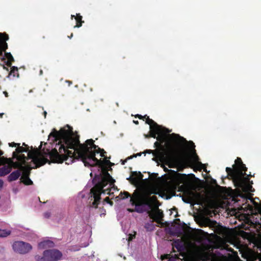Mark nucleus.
<instances>
[{"instance_id": "nucleus-50", "label": "nucleus", "mask_w": 261, "mask_h": 261, "mask_svg": "<svg viewBox=\"0 0 261 261\" xmlns=\"http://www.w3.org/2000/svg\"><path fill=\"white\" fill-rule=\"evenodd\" d=\"M213 182L214 184L216 183V180L215 179H213Z\"/></svg>"}, {"instance_id": "nucleus-55", "label": "nucleus", "mask_w": 261, "mask_h": 261, "mask_svg": "<svg viewBox=\"0 0 261 261\" xmlns=\"http://www.w3.org/2000/svg\"><path fill=\"white\" fill-rule=\"evenodd\" d=\"M126 161H125L123 162L122 164L123 165H124V163H125Z\"/></svg>"}, {"instance_id": "nucleus-6", "label": "nucleus", "mask_w": 261, "mask_h": 261, "mask_svg": "<svg viewBox=\"0 0 261 261\" xmlns=\"http://www.w3.org/2000/svg\"><path fill=\"white\" fill-rule=\"evenodd\" d=\"M247 170V168L246 167V165L243 164L241 159L239 157L235 160V164L233 165V169L230 167L226 168L227 176H230L231 179L236 178L237 174L246 175Z\"/></svg>"}, {"instance_id": "nucleus-38", "label": "nucleus", "mask_w": 261, "mask_h": 261, "mask_svg": "<svg viewBox=\"0 0 261 261\" xmlns=\"http://www.w3.org/2000/svg\"><path fill=\"white\" fill-rule=\"evenodd\" d=\"M136 117H138L140 119H144V117L141 115H139V114H137L136 116Z\"/></svg>"}, {"instance_id": "nucleus-54", "label": "nucleus", "mask_w": 261, "mask_h": 261, "mask_svg": "<svg viewBox=\"0 0 261 261\" xmlns=\"http://www.w3.org/2000/svg\"><path fill=\"white\" fill-rule=\"evenodd\" d=\"M5 93L6 96H7L8 93L6 92H5Z\"/></svg>"}, {"instance_id": "nucleus-56", "label": "nucleus", "mask_w": 261, "mask_h": 261, "mask_svg": "<svg viewBox=\"0 0 261 261\" xmlns=\"http://www.w3.org/2000/svg\"><path fill=\"white\" fill-rule=\"evenodd\" d=\"M255 223H258V224H259V221H255Z\"/></svg>"}, {"instance_id": "nucleus-28", "label": "nucleus", "mask_w": 261, "mask_h": 261, "mask_svg": "<svg viewBox=\"0 0 261 261\" xmlns=\"http://www.w3.org/2000/svg\"><path fill=\"white\" fill-rule=\"evenodd\" d=\"M247 206L252 215H257L258 213H259L261 215V208H258L257 210H255L254 212H253V208L252 205L248 204Z\"/></svg>"}, {"instance_id": "nucleus-60", "label": "nucleus", "mask_w": 261, "mask_h": 261, "mask_svg": "<svg viewBox=\"0 0 261 261\" xmlns=\"http://www.w3.org/2000/svg\"><path fill=\"white\" fill-rule=\"evenodd\" d=\"M4 68L6 69L7 70H8V68H6L5 66L4 67Z\"/></svg>"}, {"instance_id": "nucleus-2", "label": "nucleus", "mask_w": 261, "mask_h": 261, "mask_svg": "<svg viewBox=\"0 0 261 261\" xmlns=\"http://www.w3.org/2000/svg\"><path fill=\"white\" fill-rule=\"evenodd\" d=\"M28 152V158L24 154L18 155L16 152H13V156L16 158L19 161L21 162L22 164L24 165L25 164L26 160H28L29 159H32L33 162L35 165V167L34 168H37L45 165L47 163L49 164L50 163L47 158L41 154V152L38 149Z\"/></svg>"}, {"instance_id": "nucleus-62", "label": "nucleus", "mask_w": 261, "mask_h": 261, "mask_svg": "<svg viewBox=\"0 0 261 261\" xmlns=\"http://www.w3.org/2000/svg\"><path fill=\"white\" fill-rule=\"evenodd\" d=\"M191 143L194 145V143L193 142H191Z\"/></svg>"}, {"instance_id": "nucleus-44", "label": "nucleus", "mask_w": 261, "mask_h": 261, "mask_svg": "<svg viewBox=\"0 0 261 261\" xmlns=\"http://www.w3.org/2000/svg\"><path fill=\"white\" fill-rule=\"evenodd\" d=\"M248 183L251 184V185L252 186V185L253 184V181L249 180V181H248Z\"/></svg>"}, {"instance_id": "nucleus-58", "label": "nucleus", "mask_w": 261, "mask_h": 261, "mask_svg": "<svg viewBox=\"0 0 261 261\" xmlns=\"http://www.w3.org/2000/svg\"><path fill=\"white\" fill-rule=\"evenodd\" d=\"M42 38H43V39H45V37L44 36H43L42 37Z\"/></svg>"}, {"instance_id": "nucleus-16", "label": "nucleus", "mask_w": 261, "mask_h": 261, "mask_svg": "<svg viewBox=\"0 0 261 261\" xmlns=\"http://www.w3.org/2000/svg\"><path fill=\"white\" fill-rule=\"evenodd\" d=\"M169 144H171L172 145V146L174 148V150H175V158L173 159V160H174V159H175L176 158V150L175 149V147L173 146V144L171 143V142H168L166 143L167 150H165L164 147L162 146V144L160 142H158V141H156L154 143V146L155 147H158V148L157 149H162V150H163L164 151L167 152L168 151V145Z\"/></svg>"}, {"instance_id": "nucleus-35", "label": "nucleus", "mask_w": 261, "mask_h": 261, "mask_svg": "<svg viewBox=\"0 0 261 261\" xmlns=\"http://www.w3.org/2000/svg\"><path fill=\"white\" fill-rule=\"evenodd\" d=\"M199 165L200 166V170L203 168L204 170V171H205L206 172H207V170H206V168H204V166H205L204 164H202L201 162H199Z\"/></svg>"}, {"instance_id": "nucleus-42", "label": "nucleus", "mask_w": 261, "mask_h": 261, "mask_svg": "<svg viewBox=\"0 0 261 261\" xmlns=\"http://www.w3.org/2000/svg\"><path fill=\"white\" fill-rule=\"evenodd\" d=\"M3 185V181L0 179V187H2Z\"/></svg>"}, {"instance_id": "nucleus-41", "label": "nucleus", "mask_w": 261, "mask_h": 261, "mask_svg": "<svg viewBox=\"0 0 261 261\" xmlns=\"http://www.w3.org/2000/svg\"><path fill=\"white\" fill-rule=\"evenodd\" d=\"M66 82L68 83L69 86H70V85H71L72 84V82L70 81H67Z\"/></svg>"}, {"instance_id": "nucleus-23", "label": "nucleus", "mask_w": 261, "mask_h": 261, "mask_svg": "<svg viewBox=\"0 0 261 261\" xmlns=\"http://www.w3.org/2000/svg\"><path fill=\"white\" fill-rule=\"evenodd\" d=\"M130 197V195L127 192H124L123 193L121 192L120 194L115 197L116 200H119L120 199H124L128 197Z\"/></svg>"}, {"instance_id": "nucleus-14", "label": "nucleus", "mask_w": 261, "mask_h": 261, "mask_svg": "<svg viewBox=\"0 0 261 261\" xmlns=\"http://www.w3.org/2000/svg\"><path fill=\"white\" fill-rule=\"evenodd\" d=\"M51 137H53L54 139V140L56 142H57L58 141V143L56 144V148H54V149H56L57 151V152H58V153H59V155H64V154H66L67 153V152H63L62 153H61L60 152L59 147H60V146L61 144V143H60V139H57L55 138L53 136H50V134L49 135V138H51ZM53 149L50 151H49V150H48V153H47V154L49 155V158H50V159L51 160V162H53V163H63V162H53V160L51 159V158L50 156V153L53 151Z\"/></svg>"}, {"instance_id": "nucleus-52", "label": "nucleus", "mask_w": 261, "mask_h": 261, "mask_svg": "<svg viewBox=\"0 0 261 261\" xmlns=\"http://www.w3.org/2000/svg\"><path fill=\"white\" fill-rule=\"evenodd\" d=\"M75 16L74 15H71V19H73V17L75 18Z\"/></svg>"}, {"instance_id": "nucleus-22", "label": "nucleus", "mask_w": 261, "mask_h": 261, "mask_svg": "<svg viewBox=\"0 0 261 261\" xmlns=\"http://www.w3.org/2000/svg\"><path fill=\"white\" fill-rule=\"evenodd\" d=\"M12 75L13 77H18L19 75L18 73V68L15 66H12L11 68V71L9 74L8 77Z\"/></svg>"}, {"instance_id": "nucleus-20", "label": "nucleus", "mask_w": 261, "mask_h": 261, "mask_svg": "<svg viewBox=\"0 0 261 261\" xmlns=\"http://www.w3.org/2000/svg\"><path fill=\"white\" fill-rule=\"evenodd\" d=\"M75 19L76 20V25L74 27V28L81 27L83 23L84 22V21L82 20V16L80 14H76V15L75 17Z\"/></svg>"}, {"instance_id": "nucleus-7", "label": "nucleus", "mask_w": 261, "mask_h": 261, "mask_svg": "<svg viewBox=\"0 0 261 261\" xmlns=\"http://www.w3.org/2000/svg\"><path fill=\"white\" fill-rule=\"evenodd\" d=\"M245 175L237 174L236 178L232 179L234 186L240 188L244 192H253L252 186L248 183L249 181L248 177H245Z\"/></svg>"}, {"instance_id": "nucleus-47", "label": "nucleus", "mask_w": 261, "mask_h": 261, "mask_svg": "<svg viewBox=\"0 0 261 261\" xmlns=\"http://www.w3.org/2000/svg\"><path fill=\"white\" fill-rule=\"evenodd\" d=\"M43 114H44V117H46V114H47L46 112V111H44V112H43Z\"/></svg>"}, {"instance_id": "nucleus-10", "label": "nucleus", "mask_w": 261, "mask_h": 261, "mask_svg": "<svg viewBox=\"0 0 261 261\" xmlns=\"http://www.w3.org/2000/svg\"><path fill=\"white\" fill-rule=\"evenodd\" d=\"M43 255L45 256L46 261H58L62 256V253L56 249L45 250Z\"/></svg>"}, {"instance_id": "nucleus-9", "label": "nucleus", "mask_w": 261, "mask_h": 261, "mask_svg": "<svg viewBox=\"0 0 261 261\" xmlns=\"http://www.w3.org/2000/svg\"><path fill=\"white\" fill-rule=\"evenodd\" d=\"M144 117L146 119V123L150 125L149 136L152 138L156 137V135L158 133L162 132V126L159 125L152 119H150L149 116L145 115Z\"/></svg>"}, {"instance_id": "nucleus-46", "label": "nucleus", "mask_w": 261, "mask_h": 261, "mask_svg": "<svg viewBox=\"0 0 261 261\" xmlns=\"http://www.w3.org/2000/svg\"><path fill=\"white\" fill-rule=\"evenodd\" d=\"M42 74H43V71H42V70H40V74L42 75Z\"/></svg>"}, {"instance_id": "nucleus-45", "label": "nucleus", "mask_w": 261, "mask_h": 261, "mask_svg": "<svg viewBox=\"0 0 261 261\" xmlns=\"http://www.w3.org/2000/svg\"><path fill=\"white\" fill-rule=\"evenodd\" d=\"M4 115V113H0V117L1 118L3 117V116Z\"/></svg>"}, {"instance_id": "nucleus-37", "label": "nucleus", "mask_w": 261, "mask_h": 261, "mask_svg": "<svg viewBox=\"0 0 261 261\" xmlns=\"http://www.w3.org/2000/svg\"><path fill=\"white\" fill-rule=\"evenodd\" d=\"M169 257H170V255L166 254H164V255H162L161 256V258L162 260H163L164 259H168Z\"/></svg>"}, {"instance_id": "nucleus-15", "label": "nucleus", "mask_w": 261, "mask_h": 261, "mask_svg": "<svg viewBox=\"0 0 261 261\" xmlns=\"http://www.w3.org/2000/svg\"><path fill=\"white\" fill-rule=\"evenodd\" d=\"M20 176V172L19 170H16L12 172L8 177V180L11 182L17 180Z\"/></svg>"}, {"instance_id": "nucleus-43", "label": "nucleus", "mask_w": 261, "mask_h": 261, "mask_svg": "<svg viewBox=\"0 0 261 261\" xmlns=\"http://www.w3.org/2000/svg\"><path fill=\"white\" fill-rule=\"evenodd\" d=\"M204 257L206 258V259H208V255L206 253H204Z\"/></svg>"}, {"instance_id": "nucleus-33", "label": "nucleus", "mask_w": 261, "mask_h": 261, "mask_svg": "<svg viewBox=\"0 0 261 261\" xmlns=\"http://www.w3.org/2000/svg\"><path fill=\"white\" fill-rule=\"evenodd\" d=\"M105 201L109 203L111 205H113V202L110 199L109 197H107L105 199Z\"/></svg>"}, {"instance_id": "nucleus-26", "label": "nucleus", "mask_w": 261, "mask_h": 261, "mask_svg": "<svg viewBox=\"0 0 261 261\" xmlns=\"http://www.w3.org/2000/svg\"><path fill=\"white\" fill-rule=\"evenodd\" d=\"M145 228L147 231H152L155 228V225L153 223V221L145 224Z\"/></svg>"}, {"instance_id": "nucleus-24", "label": "nucleus", "mask_w": 261, "mask_h": 261, "mask_svg": "<svg viewBox=\"0 0 261 261\" xmlns=\"http://www.w3.org/2000/svg\"><path fill=\"white\" fill-rule=\"evenodd\" d=\"M174 248H175L178 252H181L184 250V246L179 242H175L173 245V252H175Z\"/></svg>"}, {"instance_id": "nucleus-1", "label": "nucleus", "mask_w": 261, "mask_h": 261, "mask_svg": "<svg viewBox=\"0 0 261 261\" xmlns=\"http://www.w3.org/2000/svg\"><path fill=\"white\" fill-rule=\"evenodd\" d=\"M50 136L60 139V152H67L66 154L59 155L56 149H53L50 153L53 162H62L70 157L72 160H81L86 167H92L90 175L94 176L92 180L94 186L90 193L91 200H94L91 206L96 208L100 202L101 194L111 195V191L114 190V179L108 172H112L111 167L114 163L110 161V158L107 159L105 156L106 152L95 145L93 139H88L84 144L80 143L77 133H74L73 128L68 124L59 131L54 128Z\"/></svg>"}, {"instance_id": "nucleus-17", "label": "nucleus", "mask_w": 261, "mask_h": 261, "mask_svg": "<svg viewBox=\"0 0 261 261\" xmlns=\"http://www.w3.org/2000/svg\"><path fill=\"white\" fill-rule=\"evenodd\" d=\"M11 167L8 165H5L4 167L0 168V176H4L11 171Z\"/></svg>"}, {"instance_id": "nucleus-49", "label": "nucleus", "mask_w": 261, "mask_h": 261, "mask_svg": "<svg viewBox=\"0 0 261 261\" xmlns=\"http://www.w3.org/2000/svg\"><path fill=\"white\" fill-rule=\"evenodd\" d=\"M3 154V152L0 150V156Z\"/></svg>"}, {"instance_id": "nucleus-8", "label": "nucleus", "mask_w": 261, "mask_h": 261, "mask_svg": "<svg viewBox=\"0 0 261 261\" xmlns=\"http://www.w3.org/2000/svg\"><path fill=\"white\" fill-rule=\"evenodd\" d=\"M13 250L20 254H26L31 251L32 247L31 244L23 241L15 242L13 245Z\"/></svg>"}, {"instance_id": "nucleus-11", "label": "nucleus", "mask_w": 261, "mask_h": 261, "mask_svg": "<svg viewBox=\"0 0 261 261\" xmlns=\"http://www.w3.org/2000/svg\"><path fill=\"white\" fill-rule=\"evenodd\" d=\"M9 40V36L6 33H0V57L2 56L3 51L8 48L6 41Z\"/></svg>"}, {"instance_id": "nucleus-32", "label": "nucleus", "mask_w": 261, "mask_h": 261, "mask_svg": "<svg viewBox=\"0 0 261 261\" xmlns=\"http://www.w3.org/2000/svg\"><path fill=\"white\" fill-rule=\"evenodd\" d=\"M178 258V255L177 254H174V256L169 257L168 261H175Z\"/></svg>"}, {"instance_id": "nucleus-31", "label": "nucleus", "mask_w": 261, "mask_h": 261, "mask_svg": "<svg viewBox=\"0 0 261 261\" xmlns=\"http://www.w3.org/2000/svg\"><path fill=\"white\" fill-rule=\"evenodd\" d=\"M35 259L36 261H46V257L44 255L43 256H41L39 255H36L35 256Z\"/></svg>"}, {"instance_id": "nucleus-34", "label": "nucleus", "mask_w": 261, "mask_h": 261, "mask_svg": "<svg viewBox=\"0 0 261 261\" xmlns=\"http://www.w3.org/2000/svg\"><path fill=\"white\" fill-rule=\"evenodd\" d=\"M141 154H142V153H141V152H140V153H137V154H134V155H132V156H130L129 157H128V158H127V159H133V158H134V157H137V156H141Z\"/></svg>"}, {"instance_id": "nucleus-12", "label": "nucleus", "mask_w": 261, "mask_h": 261, "mask_svg": "<svg viewBox=\"0 0 261 261\" xmlns=\"http://www.w3.org/2000/svg\"><path fill=\"white\" fill-rule=\"evenodd\" d=\"M143 175L140 172L133 171L131 172L130 177L127 178L133 184H137L141 180L143 179Z\"/></svg>"}, {"instance_id": "nucleus-27", "label": "nucleus", "mask_w": 261, "mask_h": 261, "mask_svg": "<svg viewBox=\"0 0 261 261\" xmlns=\"http://www.w3.org/2000/svg\"><path fill=\"white\" fill-rule=\"evenodd\" d=\"M20 180L25 185H32L33 184L29 177H21Z\"/></svg>"}, {"instance_id": "nucleus-25", "label": "nucleus", "mask_w": 261, "mask_h": 261, "mask_svg": "<svg viewBox=\"0 0 261 261\" xmlns=\"http://www.w3.org/2000/svg\"><path fill=\"white\" fill-rule=\"evenodd\" d=\"M22 168L23 169V173L21 177H29L30 174V170L32 168L30 167L27 168L25 167L22 166Z\"/></svg>"}, {"instance_id": "nucleus-39", "label": "nucleus", "mask_w": 261, "mask_h": 261, "mask_svg": "<svg viewBox=\"0 0 261 261\" xmlns=\"http://www.w3.org/2000/svg\"><path fill=\"white\" fill-rule=\"evenodd\" d=\"M44 216L46 218H49L50 217V213H46L44 214Z\"/></svg>"}, {"instance_id": "nucleus-51", "label": "nucleus", "mask_w": 261, "mask_h": 261, "mask_svg": "<svg viewBox=\"0 0 261 261\" xmlns=\"http://www.w3.org/2000/svg\"><path fill=\"white\" fill-rule=\"evenodd\" d=\"M134 122L136 124H138V121H134Z\"/></svg>"}, {"instance_id": "nucleus-40", "label": "nucleus", "mask_w": 261, "mask_h": 261, "mask_svg": "<svg viewBox=\"0 0 261 261\" xmlns=\"http://www.w3.org/2000/svg\"><path fill=\"white\" fill-rule=\"evenodd\" d=\"M252 176H254V175H252V174H251V173H250V174H248V175L246 174L245 175V177H248V178H249V177H252Z\"/></svg>"}, {"instance_id": "nucleus-3", "label": "nucleus", "mask_w": 261, "mask_h": 261, "mask_svg": "<svg viewBox=\"0 0 261 261\" xmlns=\"http://www.w3.org/2000/svg\"><path fill=\"white\" fill-rule=\"evenodd\" d=\"M130 201L132 204L136 206H147V213H150V210L152 208L153 205H155L158 202L157 197L155 196L150 197L149 195H143L139 196L136 195L135 197H131Z\"/></svg>"}, {"instance_id": "nucleus-53", "label": "nucleus", "mask_w": 261, "mask_h": 261, "mask_svg": "<svg viewBox=\"0 0 261 261\" xmlns=\"http://www.w3.org/2000/svg\"><path fill=\"white\" fill-rule=\"evenodd\" d=\"M115 190L118 191V189L117 187L116 186L115 187Z\"/></svg>"}, {"instance_id": "nucleus-57", "label": "nucleus", "mask_w": 261, "mask_h": 261, "mask_svg": "<svg viewBox=\"0 0 261 261\" xmlns=\"http://www.w3.org/2000/svg\"><path fill=\"white\" fill-rule=\"evenodd\" d=\"M33 92V90H30L29 92Z\"/></svg>"}, {"instance_id": "nucleus-59", "label": "nucleus", "mask_w": 261, "mask_h": 261, "mask_svg": "<svg viewBox=\"0 0 261 261\" xmlns=\"http://www.w3.org/2000/svg\"><path fill=\"white\" fill-rule=\"evenodd\" d=\"M72 36H73V34L72 33V34H71V36L70 37V38H71Z\"/></svg>"}, {"instance_id": "nucleus-4", "label": "nucleus", "mask_w": 261, "mask_h": 261, "mask_svg": "<svg viewBox=\"0 0 261 261\" xmlns=\"http://www.w3.org/2000/svg\"><path fill=\"white\" fill-rule=\"evenodd\" d=\"M168 151H164L162 149H147L143 153L145 154L146 153H152L154 157L159 159L161 161L167 160L172 161L175 158V150L172 145L169 144L168 145Z\"/></svg>"}, {"instance_id": "nucleus-21", "label": "nucleus", "mask_w": 261, "mask_h": 261, "mask_svg": "<svg viewBox=\"0 0 261 261\" xmlns=\"http://www.w3.org/2000/svg\"><path fill=\"white\" fill-rule=\"evenodd\" d=\"M53 244H54V243L53 242L49 241V240H47V241H44L40 242L38 244V247L39 248L44 249L45 247H46L47 246H48V247L52 246L53 245Z\"/></svg>"}, {"instance_id": "nucleus-18", "label": "nucleus", "mask_w": 261, "mask_h": 261, "mask_svg": "<svg viewBox=\"0 0 261 261\" xmlns=\"http://www.w3.org/2000/svg\"><path fill=\"white\" fill-rule=\"evenodd\" d=\"M23 145L25 146V147H23L22 146H20V144H18V145L17 146V148L16 149V152L17 154L23 152H28L29 151V147L25 145L24 143H23Z\"/></svg>"}, {"instance_id": "nucleus-19", "label": "nucleus", "mask_w": 261, "mask_h": 261, "mask_svg": "<svg viewBox=\"0 0 261 261\" xmlns=\"http://www.w3.org/2000/svg\"><path fill=\"white\" fill-rule=\"evenodd\" d=\"M5 57L7 59L6 65L9 67H11L12 63L14 61V59L12 55L10 53H5Z\"/></svg>"}, {"instance_id": "nucleus-36", "label": "nucleus", "mask_w": 261, "mask_h": 261, "mask_svg": "<svg viewBox=\"0 0 261 261\" xmlns=\"http://www.w3.org/2000/svg\"><path fill=\"white\" fill-rule=\"evenodd\" d=\"M19 143H16L15 142H11L9 143V145L10 147H17V145H18Z\"/></svg>"}, {"instance_id": "nucleus-61", "label": "nucleus", "mask_w": 261, "mask_h": 261, "mask_svg": "<svg viewBox=\"0 0 261 261\" xmlns=\"http://www.w3.org/2000/svg\"><path fill=\"white\" fill-rule=\"evenodd\" d=\"M41 145H40L39 148H41Z\"/></svg>"}, {"instance_id": "nucleus-29", "label": "nucleus", "mask_w": 261, "mask_h": 261, "mask_svg": "<svg viewBox=\"0 0 261 261\" xmlns=\"http://www.w3.org/2000/svg\"><path fill=\"white\" fill-rule=\"evenodd\" d=\"M11 231L6 229H0V237H6L10 235Z\"/></svg>"}, {"instance_id": "nucleus-13", "label": "nucleus", "mask_w": 261, "mask_h": 261, "mask_svg": "<svg viewBox=\"0 0 261 261\" xmlns=\"http://www.w3.org/2000/svg\"><path fill=\"white\" fill-rule=\"evenodd\" d=\"M148 214L150 217L151 219H153L155 222L158 224L163 225L164 223L162 222L161 221L162 220V219L164 217V214L161 210L157 208L156 212L155 215L151 212V211H150V213H148Z\"/></svg>"}, {"instance_id": "nucleus-30", "label": "nucleus", "mask_w": 261, "mask_h": 261, "mask_svg": "<svg viewBox=\"0 0 261 261\" xmlns=\"http://www.w3.org/2000/svg\"><path fill=\"white\" fill-rule=\"evenodd\" d=\"M135 210L136 212L141 213L144 212H147V208H146L145 207L141 206H136Z\"/></svg>"}, {"instance_id": "nucleus-5", "label": "nucleus", "mask_w": 261, "mask_h": 261, "mask_svg": "<svg viewBox=\"0 0 261 261\" xmlns=\"http://www.w3.org/2000/svg\"><path fill=\"white\" fill-rule=\"evenodd\" d=\"M170 132V131L168 128L162 126V132H161V133H158L156 135V137L154 138H156L157 141H159L161 144H163L165 141L167 137L169 140V142H170V141L177 142L180 143H185L187 142L185 138L180 136L178 134L173 133L170 135H166V134Z\"/></svg>"}, {"instance_id": "nucleus-48", "label": "nucleus", "mask_w": 261, "mask_h": 261, "mask_svg": "<svg viewBox=\"0 0 261 261\" xmlns=\"http://www.w3.org/2000/svg\"><path fill=\"white\" fill-rule=\"evenodd\" d=\"M172 210L177 211V208L176 207H174L172 209Z\"/></svg>"}]
</instances>
